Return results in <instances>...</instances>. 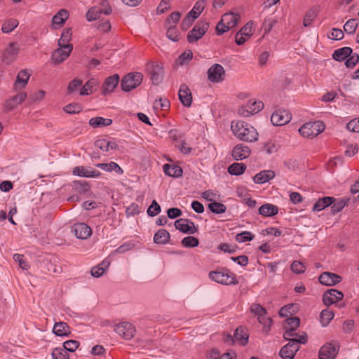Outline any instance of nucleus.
I'll return each mask as SVG.
<instances>
[{"label":"nucleus","mask_w":359,"mask_h":359,"mask_svg":"<svg viewBox=\"0 0 359 359\" xmlns=\"http://www.w3.org/2000/svg\"><path fill=\"white\" fill-rule=\"evenodd\" d=\"M231 128L233 135L242 141L252 142L258 139L256 129L244 121H232Z\"/></svg>","instance_id":"obj_1"},{"label":"nucleus","mask_w":359,"mask_h":359,"mask_svg":"<svg viewBox=\"0 0 359 359\" xmlns=\"http://www.w3.org/2000/svg\"><path fill=\"white\" fill-rule=\"evenodd\" d=\"M209 278L218 283L222 285H237L236 274L229 269H224L222 271H212L209 273Z\"/></svg>","instance_id":"obj_2"},{"label":"nucleus","mask_w":359,"mask_h":359,"mask_svg":"<svg viewBox=\"0 0 359 359\" xmlns=\"http://www.w3.org/2000/svg\"><path fill=\"white\" fill-rule=\"evenodd\" d=\"M301 344H306L305 337L298 339L296 338L291 339L290 341L281 348L279 355L283 359H293L297 352L299 350Z\"/></svg>","instance_id":"obj_3"},{"label":"nucleus","mask_w":359,"mask_h":359,"mask_svg":"<svg viewBox=\"0 0 359 359\" xmlns=\"http://www.w3.org/2000/svg\"><path fill=\"white\" fill-rule=\"evenodd\" d=\"M143 79L140 72H131L124 76L121 81V89L125 92H130L139 86Z\"/></svg>","instance_id":"obj_4"},{"label":"nucleus","mask_w":359,"mask_h":359,"mask_svg":"<svg viewBox=\"0 0 359 359\" xmlns=\"http://www.w3.org/2000/svg\"><path fill=\"white\" fill-rule=\"evenodd\" d=\"M325 130V125L322 121L309 122L304 124L299 129V132L304 137L312 139Z\"/></svg>","instance_id":"obj_5"},{"label":"nucleus","mask_w":359,"mask_h":359,"mask_svg":"<svg viewBox=\"0 0 359 359\" xmlns=\"http://www.w3.org/2000/svg\"><path fill=\"white\" fill-rule=\"evenodd\" d=\"M147 71L150 75L152 84L158 86L160 84L164 77V67L158 62H149L147 64Z\"/></svg>","instance_id":"obj_6"},{"label":"nucleus","mask_w":359,"mask_h":359,"mask_svg":"<svg viewBox=\"0 0 359 359\" xmlns=\"http://www.w3.org/2000/svg\"><path fill=\"white\" fill-rule=\"evenodd\" d=\"M209 28V23L205 21H198L187 34V41L194 43L201 39Z\"/></svg>","instance_id":"obj_7"},{"label":"nucleus","mask_w":359,"mask_h":359,"mask_svg":"<svg viewBox=\"0 0 359 359\" xmlns=\"http://www.w3.org/2000/svg\"><path fill=\"white\" fill-rule=\"evenodd\" d=\"M111 11L112 10L109 4L106 1H104L101 4V7L95 6L90 8L86 13V18L88 21L96 20L100 18V14L104 13L109 15Z\"/></svg>","instance_id":"obj_8"},{"label":"nucleus","mask_w":359,"mask_h":359,"mask_svg":"<svg viewBox=\"0 0 359 359\" xmlns=\"http://www.w3.org/2000/svg\"><path fill=\"white\" fill-rule=\"evenodd\" d=\"M264 108V103L262 101L249 100L248 103L242 106L238 109V113L243 116L248 117L258 113Z\"/></svg>","instance_id":"obj_9"},{"label":"nucleus","mask_w":359,"mask_h":359,"mask_svg":"<svg viewBox=\"0 0 359 359\" xmlns=\"http://www.w3.org/2000/svg\"><path fill=\"white\" fill-rule=\"evenodd\" d=\"M339 346L336 342L326 343L319 351V359H334L339 351Z\"/></svg>","instance_id":"obj_10"},{"label":"nucleus","mask_w":359,"mask_h":359,"mask_svg":"<svg viewBox=\"0 0 359 359\" xmlns=\"http://www.w3.org/2000/svg\"><path fill=\"white\" fill-rule=\"evenodd\" d=\"M114 331L126 340L131 339L136 332L133 324L124 322L115 326Z\"/></svg>","instance_id":"obj_11"},{"label":"nucleus","mask_w":359,"mask_h":359,"mask_svg":"<svg viewBox=\"0 0 359 359\" xmlns=\"http://www.w3.org/2000/svg\"><path fill=\"white\" fill-rule=\"evenodd\" d=\"M208 79L212 83H219L224 80L225 70L219 64H214L208 70Z\"/></svg>","instance_id":"obj_12"},{"label":"nucleus","mask_w":359,"mask_h":359,"mask_svg":"<svg viewBox=\"0 0 359 359\" xmlns=\"http://www.w3.org/2000/svg\"><path fill=\"white\" fill-rule=\"evenodd\" d=\"M291 114L285 109L276 110L271 116V121L274 126H283L290 121Z\"/></svg>","instance_id":"obj_13"},{"label":"nucleus","mask_w":359,"mask_h":359,"mask_svg":"<svg viewBox=\"0 0 359 359\" xmlns=\"http://www.w3.org/2000/svg\"><path fill=\"white\" fill-rule=\"evenodd\" d=\"M344 297L342 292L336 289H330L323 294V304L330 306V305L341 301Z\"/></svg>","instance_id":"obj_14"},{"label":"nucleus","mask_w":359,"mask_h":359,"mask_svg":"<svg viewBox=\"0 0 359 359\" xmlns=\"http://www.w3.org/2000/svg\"><path fill=\"white\" fill-rule=\"evenodd\" d=\"M177 229L184 233L194 234L197 231L195 224L189 219L180 218L175 222Z\"/></svg>","instance_id":"obj_15"},{"label":"nucleus","mask_w":359,"mask_h":359,"mask_svg":"<svg viewBox=\"0 0 359 359\" xmlns=\"http://www.w3.org/2000/svg\"><path fill=\"white\" fill-rule=\"evenodd\" d=\"M318 280L322 285L332 286L340 283L342 278L337 273L325 271L320 275Z\"/></svg>","instance_id":"obj_16"},{"label":"nucleus","mask_w":359,"mask_h":359,"mask_svg":"<svg viewBox=\"0 0 359 359\" xmlns=\"http://www.w3.org/2000/svg\"><path fill=\"white\" fill-rule=\"evenodd\" d=\"M72 46H66V48H59L55 50L52 54V60L55 64H60L66 60L72 50Z\"/></svg>","instance_id":"obj_17"},{"label":"nucleus","mask_w":359,"mask_h":359,"mask_svg":"<svg viewBox=\"0 0 359 359\" xmlns=\"http://www.w3.org/2000/svg\"><path fill=\"white\" fill-rule=\"evenodd\" d=\"M250 149L243 144H238L235 146L231 151V156L236 161L243 160L250 156Z\"/></svg>","instance_id":"obj_18"},{"label":"nucleus","mask_w":359,"mask_h":359,"mask_svg":"<svg viewBox=\"0 0 359 359\" xmlns=\"http://www.w3.org/2000/svg\"><path fill=\"white\" fill-rule=\"evenodd\" d=\"M72 231L74 232L76 238L79 239H86L92 233L91 229L85 223H77L72 226Z\"/></svg>","instance_id":"obj_19"},{"label":"nucleus","mask_w":359,"mask_h":359,"mask_svg":"<svg viewBox=\"0 0 359 359\" xmlns=\"http://www.w3.org/2000/svg\"><path fill=\"white\" fill-rule=\"evenodd\" d=\"M178 95L180 102L184 107H189L191 105L192 95L187 84L184 83L180 86Z\"/></svg>","instance_id":"obj_20"},{"label":"nucleus","mask_w":359,"mask_h":359,"mask_svg":"<svg viewBox=\"0 0 359 359\" xmlns=\"http://www.w3.org/2000/svg\"><path fill=\"white\" fill-rule=\"evenodd\" d=\"M118 82L119 76L118 74H114L107 77L102 86V94L106 95L107 94L112 92L118 86Z\"/></svg>","instance_id":"obj_21"},{"label":"nucleus","mask_w":359,"mask_h":359,"mask_svg":"<svg viewBox=\"0 0 359 359\" xmlns=\"http://www.w3.org/2000/svg\"><path fill=\"white\" fill-rule=\"evenodd\" d=\"M18 48L15 43H10L3 53V60L7 62H12L18 55Z\"/></svg>","instance_id":"obj_22"},{"label":"nucleus","mask_w":359,"mask_h":359,"mask_svg":"<svg viewBox=\"0 0 359 359\" xmlns=\"http://www.w3.org/2000/svg\"><path fill=\"white\" fill-rule=\"evenodd\" d=\"M335 201V198L332 196H325L320 198L313 205V211H320L325 208L331 205Z\"/></svg>","instance_id":"obj_23"},{"label":"nucleus","mask_w":359,"mask_h":359,"mask_svg":"<svg viewBox=\"0 0 359 359\" xmlns=\"http://www.w3.org/2000/svg\"><path fill=\"white\" fill-rule=\"evenodd\" d=\"M275 175V172L273 170H263L255 175L253 181L255 183L264 184L274 178Z\"/></svg>","instance_id":"obj_24"},{"label":"nucleus","mask_w":359,"mask_h":359,"mask_svg":"<svg viewBox=\"0 0 359 359\" xmlns=\"http://www.w3.org/2000/svg\"><path fill=\"white\" fill-rule=\"evenodd\" d=\"M30 74L27 70H21L18 73L15 82V89L24 88L27 84Z\"/></svg>","instance_id":"obj_25"},{"label":"nucleus","mask_w":359,"mask_h":359,"mask_svg":"<svg viewBox=\"0 0 359 359\" xmlns=\"http://www.w3.org/2000/svg\"><path fill=\"white\" fill-rule=\"evenodd\" d=\"M170 238V233L165 229H161L155 233L154 242L156 244L165 245L169 243Z\"/></svg>","instance_id":"obj_26"},{"label":"nucleus","mask_w":359,"mask_h":359,"mask_svg":"<svg viewBox=\"0 0 359 359\" xmlns=\"http://www.w3.org/2000/svg\"><path fill=\"white\" fill-rule=\"evenodd\" d=\"M53 332L55 335L60 337H67L71 334L70 327L65 322L55 323L53 326Z\"/></svg>","instance_id":"obj_27"},{"label":"nucleus","mask_w":359,"mask_h":359,"mask_svg":"<svg viewBox=\"0 0 359 359\" xmlns=\"http://www.w3.org/2000/svg\"><path fill=\"white\" fill-rule=\"evenodd\" d=\"M352 53L353 50L351 48L343 47L335 50L332 54V57L338 62H341L350 56Z\"/></svg>","instance_id":"obj_28"},{"label":"nucleus","mask_w":359,"mask_h":359,"mask_svg":"<svg viewBox=\"0 0 359 359\" xmlns=\"http://www.w3.org/2000/svg\"><path fill=\"white\" fill-rule=\"evenodd\" d=\"M278 212V208L271 203L264 204L259 208V213L264 217H272L277 215Z\"/></svg>","instance_id":"obj_29"},{"label":"nucleus","mask_w":359,"mask_h":359,"mask_svg":"<svg viewBox=\"0 0 359 359\" xmlns=\"http://www.w3.org/2000/svg\"><path fill=\"white\" fill-rule=\"evenodd\" d=\"M163 171L165 175L173 177H181L183 173L182 168L180 166L168 163L163 165Z\"/></svg>","instance_id":"obj_30"},{"label":"nucleus","mask_w":359,"mask_h":359,"mask_svg":"<svg viewBox=\"0 0 359 359\" xmlns=\"http://www.w3.org/2000/svg\"><path fill=\"white\" fill-rule=\"evenodd\" d=\"M240 15L233 13H226L222 16L221 20L226 25H228L230 29L234 27L240 20Z\"/></svg>","instance_id":"obj_31"},{"label":"nucleus","mask_w":359,"mask_h":359,"mask_svg":"<svg viewBox=\"0 0 359 359\" xmlns=\"http://www.w3.org/2000/svg\"><path fill=\"white\" fill-rule=\"evenodd\" d=\"M233 337L242 346H245L248 341V334L242 326L237 327L234 332Z\"/></svg>","instance_id":"obj_32"},{"label":"nucleus","mask_w":359,"mask_h":359,"mask_svg":"<svg viewBox=\"0 0 359 359\" xmlns=\"http://www.w3.org/2000/svg\"><path fill=\"white\" fill-rule=\"evenodd\" d=\"M112 123V120L110 118H105L103 117L97 116L92 118L89 120V125L93 128H98L103 126H108Z\"/></svg>","instance_id":"obj_33"},{"label":"nucleus","mask_w":359,"mask_h":359,"mask_svg":"<svg viewBox=\"0 0 359 359\" xmlns=\"http://www.w3.org/2000/svg\"><path fill=\"white\" fill-rule=\"evenodd\" d=\"M300 325V319L298 317L287 318L284 324L285 331H296Z\"/></svg>","instance_id":"obj_34"},{"label":"nucleus","mask_w":359,"mask_h":359,"mask_svg":"<svg viewBox=\"0 0 359 359\" xmlns=\"http://www.w3.org/2000/svg\"><path fill=\"white\" fill-rule=\"evenodd\" d=\"M72 31L70 28H66L63 30L60 38L58 40V46L60 48H66V46H72L69 43L71 40Z\"/></svg>","instance_id":"obj_35"},{"label":"nucleus","mask_w":359,"mask_h":359,"mask_svg":"<svg viewBox=\"0 0 359 359\" xmlns=\"http://www.w3.org/2000/svg\"><path fill=\"white\" fill-rule=\"evenodd\" d=\"M349 198H341L339 200H336L331 205V212L332 215H335L338 213L339 212L341 211L344 208L348 203Z\"/></svg>","instance_id":"obj_36"},{"label":"nucleus","mask_w":359,"mask_h":359,"mask_svg":"<svg viewBox=\"0 0 359 359\" xmlns=\"http://www.w3.org/2000/svg\"><path fill=\"white\" fill-rule=\"evenodd\" d=\"M246 170V165L243 163H233L228 168V172L231 175H242Z\"/></svg>","instance_id":"obj_37"},{"label":"nucleus","mask_w":359,"mask_h":359,"mask_svg":"<svg viewBox=\"0 0 359 359\" xmlns=\"http://www.w3.org/2000/svg\"><path fill=\"white\" fill-rule=\"evenodd\" d=\"M72 189L75 192L79 194H86L90 191V185L86 181H74Z\"/></svg>","instance_id":"obj_38"},{"label":"nucleus","mask_w":359,"mask_h":359,"mask_svg":"<svg viewBox=\"0 0 359 359\" xmlns=\"http://www.w3.org/2000/svg\"><path fill=\"white\" fill-rule=\"evenodd\" d=\"M98 84L96 79H89L81 88L80 90L81 95H88L93 93V88Z\"/></svg>","instance_id":"obj_39"},{"label":"nucleus","mask_w":359,"mask_h":359,"mask_svg":"<svg viewBox=\"0 0 359 359\" xmlns=\"http://www.w3.org/2000/svg\"><path fill=\"white\" fill-rule=\"evenodd\" d=\"M69 13L65 9H61L52 18L53 25H61L65 23V20L68 18Z\"/></svg>","instance_id":"obj_40"},{"label":"nucleus","mask_w":359,"mask_h":359,"mask_svg":"<svg viewBox=\"0 0 359 359\" xmlns=\"http://www.w3.org/2000/svg\"><path fill=\"white\" fill-rule=\"evenodd\" d=\"M205 0L198 1L191 11L188 13L189 15H191L194 19L198 18L200 14L203 12L205 8Z\"/></svg>","instance_id":"obj_41"},{"label":"nucleus","mask_w":359,"mask_h":359,"mask_svg":"<svg viewBox=\"0 0 359 359\" xmlns=\"http://www.w3.org/2000/svg\"><path fill=\"white\" fill-rule=\"evenodd\" d=\"M208 208L214 214H222L226 210V207L224 204L215 201L209 203Z\"/></svg>","instance_id":"obj_42"},{"label":"nucleus","mask_w":359,"mask_h":359,"mask_svg":"<svg viewBox=\"0 0 359 359\" xmlns=\"http://www.w3.org/2000/svg\"><path fill=\"white\" fill-rule=\"evenodd\" d=\"M18 20L14 18H10L6 20L1 27V31L4 33H10L18 25Z\"/></svg>","instance_id":"obj_43"},{"label":"nucleus","mask_w":359,"mask_h":359,"mask_svg":"<svg viewBox=\"0 0 359 359\" xmlns=\"http://www.w3.org/2000/svg\"><path fill=\"white\" fill-rule=\"evenodd\" d=\"M358 26V20L356 18H352L345 23L344 25V29L347 34H353L355 33Z\"/></svg>","instance_id":"obj_44"},{"label":"nucleus","mask_w":359,"mask_h":359,"mask_svg":"<svg viewBox=\"0 0 359 359\" xmlns=\"http://www.w3.org/2000/svg\"><path fill=\"white\" fill-rule=\"evenodd\" d=\"M334 316L332 311L324 309L321 311L320 315V322L323 326H327Z\"/></svg>","instance_id":"obj_45"},{"label":"nucleus","mask_w":359,"mask_h":359,"mask_svg":"<svg viewBox=\"0 0 359 359\" xmlns=\"http://www.w3.org/2000/svg\"><path fill=\"white\" fill-rule=\"evenodd\" d=\"M317 9L316 8H312L307 11L304 18V26L309 27L314 18L317 16Z\"/></svg>","instance_id":"obj_46"},{"label":"nucleus","mask_w":359,"mask_h":359,"mask_svg":"<svg viewBox=\"0 0 359 359\" xmlns=\"http://www.w3.org/2000/svg\"><path fill=\"white\" fill-rule=\"evenodd\" d=\"M82 109H83L82 106L80 104L76 103V102H72V103L68 104L65 105L63 108V110L66 113L69 114H78L80 111H81Z\"/></svg>","instance_id":"obj_47"},{"label":"nucleus","mask_w":359,"mask_h":359,"mask_svg":"<svg viewBox=\"0 0 359 359\" xmlns=\"http://www.w3.org/2000/svg\"><path fill=\"white\" fill-rule=\"evenodd\" d=\"M181 244L184 248H194L199 245V241L197 238L189 236L184 238Z\"/></svg>","instance_id":"obj_48"},{"label":"nucleus","mask_w":359,"mask_h":359,"mask_svg":"<svg viewBox=\"0 0 359 359\" xmlns=\"http://www.w3.org/2000/svg\"><path fill=\"white\" fill-rule=\"evenodd\" d=\"M52 357L54 359H69V356L63 347L55 348L52 351Z\"/></svg>","instance_id":"obj_49"},{"label":"nucleus","mask_w":359,"mask_h":359,"mask_svg":"<svg viewBox=\"0 0 359 359\" xmlns=\"http://www.w3.org/2000/svg\"><path fill=\"white\" fill-rule=\"evenodd\" d=\"M167 37L172 41H178L180 39V34L175 25L170 26L168 28Z\"/></svg>","instance_id":"obj_50"},{"label":"nucleus","mask_w":359,"mask_h":359,"mask_svg":"<svg viewBox=\"0 0 359 359\" xmlns=\"http://www.w3.org/2000/svg\"><path fill=\"white\" fill-rule=\"evenodd\" d=\"M161 209L160 205L156 202V200H154L147 209V215L149 217H155L161 212Z\"/></svg>","instance_id":"obj_51"},{"label":"nucleus","mask_w":359,"mask_h":359,"mask_svg":"<svg viewBox=\"0 0 359 359\" xmlns=\"http://www.w3.org/2000/svg\"><path fill=\"white\" fill-rule=\"evenodd\" d=\"M302 337H305L306 342L307 341V334L305 332H303L302 334H299V333L295 332V331L290 332V330H287L285 331L283 333V338L289 341H290V339L292 338L298 339Z\"/></svg>","instance_id":"obj_52"},{"label":"nucleus","mask_w":359,"mask_h":359,"mask_svg":"<svg viewBox=\"0 0 359 359\" xmlns=\"http://www.w3.org/2000/svg\"><path fill=\"white\" fill-rule=\"evenodd\" d=\"M358 62V54L352 53V54L346 59L345 65L347 68H353Z\"/></svg>","instance_id":"obj_53"},{"label":"nucleus","mask_w":359,"mask_h":359,"mask_svg":"<svg viewBox=\"0 0 359 359\" xmlns=\"http://www.w3.org/2000/svg\"><path fill=\"white\" fill-rule=\"evenodd\" d=\"M254 238V235H252L249 231H243L240 233H238L236 236V241L238 243H243L246 241H250Z\"/></svg>","instance_id":"obj_54"},{"label":"nucleus","mask_w":359,"mask_h":359,"mask_svg":"<svg viewBox=\"0 0 359 359\" xmlns=\"http://www.w3.org/2000/svg\"><path fill=\"white\" fill-rule=\"evenodd\" d=\"M79 346V342L76 340H68L63 343L62 347L69 352L75 351Z\"/></svg>","instance_id":"obj_55"},{"label":"nucleus","mask_w":359,"mask_h":359,"mask_svg":"<svg viewBox=\"0 0 359 359\" xmlns=\"http://www.w3.org/2000/svg\"><path fill=\"white\" fill-rule=\"evenodd\" d=\"M170 106V101L166 98H160L158 100H156L154 103V107L155 109L161 108L162 110L169 109Z\"/></svg>","instance_id":"obj_56"},{"label":"nucleus","mask_w":359,"mask_h":359,"mask_svg":"<svg viewBox=\"0 0 359 359\" xmlns=\"http://www.w3.org/2000/svg\"><path fill=\"white\" fill-rule=\"evenodd\" d=\"M83 82L81 79H73L68 86L67 88V93L68 94H72L74 92H76L77 89L81 86Z\"/></svg>","instance_id":"obj_57"},{"label":"nucleus","mask_w":359,"mask_h":359,"mask_svg":"<svg viewBox=\"0 0 359 359\" xmlns=\"http://www.w3.org/2000/svg\"><path fill=\"white\" fill-rule=\"evenodd\" d=\"M252 25L253 22L249 21L238 32H239V34H241L242 36H245L247 37L250 36L252 34Z\"/></svg>","instance_id":"obj_58"},{"label":"nucleus","mask_w":359,"mask_h":359,"mask_svg":"<svg viewBox=\"0 0 359 359\" xmlns=\"http://www.w3.org/2000/svg\"><path fill=\"white\" fill-rule=\"evenodd\" d=\"M305 269V266L299 261H294L291 264V270L297 274L304 273Z\"/></svg>","instance_id":"obj_59"},{"label":"nucleus","mask_w":359,"mask_h":359,"mask_svg":"<svg viewBox=\"0 0 359 359\" xmlns=\"http://www.w3.org/2000/svg\"><path fill=\"white\" fill-rule=\"evenodd\" d=\"M250 311L257 317L263 314H266V309L259 304H252L250 306Z\"/></svg>","instance_id":"obj_60"},{"label":"nucleus","mask_w":359,"mask_h":359,"mask_svg":"<svg viewBox=\"0 0 359 359\" xmlns=\"http://www.w3.org/2000/svg\"><path fill=\"white\" fill-rule=\"evenodd\" d=\"M276 23V20L273 18L265 19L262 25V29L264 31V34L269 33L272 29Z\"/></svg>","instance_id":"obj_61"},{"label":"nucleus","mask_w":359,"mask_h":359,"mask_svg":"<svg viewBox=\"0 0 359 359\" xmlns=\"http://www.w3.org/2000/svg\"><path fill=\"white\" fill-rule=\"evenodd\" d=\"M196 19H194L191 15H189V14H187L185 18L182 20L181 23V28L183 30L188 29L191 25L194 23V20Z\"/></svg>","instance_id":"obj_62"},{"label":"nucleus","mask_w":359,"mask_h":359,"mask_svg":"<svg viewBox=\"0 0 359 359\" xmlns=\"http://www.w3.org/2000/svg\"><path fill=\"white\" fill-rule=\"evenodd\" d=\"M346 128L349 131L359 133V118H354L346 124Z\"/></svg>","instance_id":"obj_63"},{"label":"nucleus","mask_w":359,"mask_h":359,"mask_svg":"<svg viewBox=\"0 0 359 359\" xmlns=\"http://www.w3.org/2000/svg\"><path fill=\"white\" fill-rule=\"evenodd\" d=\"M95 145L104 151H108L109 150V142L105 139L96 140Z\"/></svg>","instance_id":"obj_64"}]
</instances>
